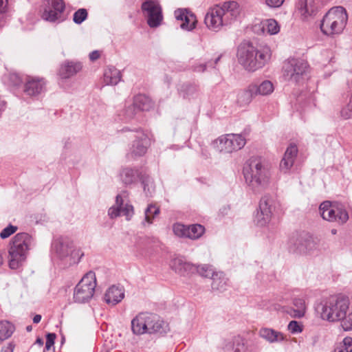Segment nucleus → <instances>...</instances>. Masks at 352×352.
Masks as SVG:
<instances>
[{
    "label": "nucleus",
    "instance_id": "obj_1",
    "mask_svg": "<svg viewBox=\"0 0 352 352\" xmlns=\"http://www.w3.org/2000/svg\"><path fill=\"white\" fill-rule=\"evenodd\" d=\"M271 50L268 47L258 48L250 43H243L238 49V60L249 72H255L267 64L271 58Z\"/></svg>",
    "mask_w": 352,
    "mask_h": 352
},
{
    "label": "nucleus",
    "instance_id": "obj_2",
    "mask_svg": "<svg viewBox=\"0 0 352 352\" xmlns=\"http://www.w3.org/2000/svg\"><path fill=\"white\" fill-rule=\"evenodd\" d=\"M248 186L255 192L263 190L269 184L271 173L268 165L260 158L250 159L243 170Z\"/></svg>",
    "mask_w": 352,
    "mask_h": 352
},
{
    "label": "nucleus",
    "instance_id": "obj_3",
    "mask_svg": "<svg viewBox=\"0 0 352 352\" xmlns=\"http://www.w3.org/2000/svg\"><path fill=\"white\" fill-rule=\"evenodd\" d=\"M240 8L237 2H225L222 6H216L207 12L204 22L213 31H219L223 26L234 21L239 15Z\"/></svg>",
    "mask_w": 352,
    "mask_h": 352
},
{
    "label": "nucleus",
    "instance_id": "obj_4",
    "mask_svg": "<svg viewBox=\"0 0 352 352\" xmlns=\"http://www.w3.org/2000/svg\"><path fill=\"white\" fill-rule=\"evenodd\" d=\"M32 242V236L26 232L17 233L12 239L8 250V263L11 269L16 270L23 265L27 258Z\"/></svg>",
    "mask_w": 352,
    "mask_h": 352
},
{
    "label": "nucleus",
    "instance_id": "obj_5",
    "mask_svg": "<svg viewBox=\"0 0 352 352\" xmlns=\"http://www.w3.org/2000/svg\"><path fill=\"white\" fill-rule=\"evenodd\" d=\"M347 20L348 15L343 7L332 8L323 16L320 23V30L324 34L334 36L343 32Z\"/></svg>",
    "mask_w": 352,
    "mask_h": 352
},
{
    "label": "nucleus",
    "instance_id": "obj_6",
    "mask_svg": "<svg viewBox=\"0 0 352 352\" xmlns=\"http://www.w3.org/2000/svg\"><path fill=\"white\" fill-rule=\"evenodd\" d=\"M318 248L317 241L307 232L293 234L288 242L289 251L296 254H311Z\"/></svg>",
    "mask_w": 352,
    "mask_h": 352
},
{
    "label": "nucleus",
    "instance_id": "obj_7",
    "mask_svg": "<svg viewBox=\"0 0 352 352\" xmlns=\"http://www.w3.org/2000/svg\"><path fill=\"white\" fill-rule=\"evenodd\" d=\"M347 299L330 298L322 306L321 318L330 322L340 321L349 309Z\"/></svg>",
    "mask_w": 352,
    "mask_h": 352
},
{
    "label": "nucleus",
    "instance_id": "obj_8",
    "mask_svg": "<svg viewBox=\"0 0 352 352\" xmlns=\"http://www.w3.org/2000/svg\"><path fill=\"white\" fill-rule=\"evenodd\" d=\"M309 71L307 61L300 58H290L283 65V77L294 82L303 80Z\"/></svg>",
    "mask_w": 352,
    "mask_h": 352
},
{
    "label": "nucleus",
    "instance_id": "obj_9",
    "mask_svg": "<svg viewBox=\"0 0 352 352\" xmlns=\"http://www.w3.org/2000/svg\"><path fill=\"white\" fill-rule=\"evenodd\" d=\"M96 287V278L94 272H87L75 287L74 300L76 302L85 303L94 296Z\"/></svg>",
    "mask_w": 352,
    "mask_h": 352
},
{
    "label": "nucleus",
    "instance_id": "obj_10",
    "mask_svg": "<svg viewBox=\"0 0 352 352\" xmlns=\"http://www.w3.org/2000/svg\"><path fill=\"white\" fill-rule=\"evenodd\" d=\"M52 248L60 258L70 256L74 262H79L84 255L80 250L74 249V242L67 236H60L54 239Z\"/></svg>",
    "mask_w": 352,
    "mask_h": 352
},
{
    "label": "nucleus",
    "instance_id": "obj_11",
    "mask_svg": "<svg viewBox=\"0 0 352 352\" xmlns=\"http://www.w3.org/2000/svg\"><path fill=\"white\" fill-rule=\"evenodd\" d=\"M141 10L150 28H155L162 24L164 19L162 8L157 0L144 1L142 3Z\"/></svg>",
    "mask_w": 352,
    "mask_h": 352
},
{
    "label": "nucleus",
    "instance_id": "obj_12",
    "mask_svg": "<svg viewBox=\"0 0 352 352\" xmlns=\"http://www.w3.org/2000/svg\"><path fill=\"white\" fill-rule=\"evenodd\" d=\"M246 140L241 134L229 133L219 137L214 142L221 152L231 153L244 147Z\"/></svg>",
    "mask_w": 352,
    "mask_h": 352
},
{
    "label": "nucleus",
    "instance_id": "obj_13",
    "mask_svg": "<svg viewBox=\"0 0 352 352\" xmlns=\"http://www.w3.org/2000/svg\"><path fill=\"white\" fill-rule=\"evenodd\" d=\"M321 217L329 221H336L343 224L349 219L347 212L342 208L333 206L331 201H323L319 207Z\"/></svg>",
    "mask_w": 352,
    "mask_h": 352
},
{
    "label": "nucleus",
    "instance_id": "obj_14",
    "mask_svg": "<svg viewBox=\"0 0 352 352\" xmlns=\"http://www.w3.org/2000/svg\"><path fill=\"white\" fill-rule=\"evenodd\" d=\"M272 200L269 196L261 197L254 219L257 226H265L270 221L272 216Z\"/></svg>",
    "mask_w": 352,
    "mask_h": 352
},
{
    "label": "nucleus",
    "instance_id": "obj_15",
    "mask_svg": "<svg viewBox=\"0 0 352 352\" xmlns=\"http://www.w3.org/2000/svg\"><path fill=\"white\" fill-rule=\"evenodd\" d=\"M153 105L152 100L148 96L143 94L137 95L134 97L133 104L126 109V116L127 118H132L138 111H148Z\"/></svg>",
    "mask_w": 352,
    "mask_h": 352
},
{
    "label": "nucleus",
    "instance_id": "obj_16",
    "mask_svg": "<svg viewBox=\"0 0 352 352\" xmlns=\"http://www.w3.org/2000/svg\"><path fill=\"white\" fill-rule=\"evenodd\" d=\"M46 89V80L43 78L28 76L25 78L23 91L30 96H36Z\"/></svg>",
    "mask_w": 352,
    "mask_h": 352
},
{
    "label": "nucleus",
    "instance_id": "obj_17",
    "mask_svg": "<svg viewBox=\"0 0 352 352\" xmlns=\"http://www.w3.org/2000/svg\"><path fill=\"white\" fill-rule=\"evenodd\" d=\"M108 214L111 219L116 218L122 214L126 217V220H130L133 214V207L129 204H124L122 197L118 195L116 199V206L109 209Z\"/></svg>",
    "mask_w": 352,
    "mask_h": 352
},
{
    "label": "nucleus",
    "instance_id": "obj_18",
    "mask_svg": "<svg viewBox=\"0 0 352 352\" xmlns=\"http://www.w3.org/2000/svg\"><path fill=\"white\" fill-rule=\"evenodd\" d=\"M135 138L133 141L131 153L135 156H142L146 152L150 145V139L148 135L141 130H137L132 135Z\"/></svg>",
    "mask_w": 352,
    "mask_h": 352
},
{
    "label": "nucleus",
    "instance_id": "obj_19",
    "mask_svg": "<svg viewBox=\"0 0 352 352\" xmlns=\"http://www.w3.org/2000/svg\"><path fill=\"white\" fill-rule=\"evenodd\" d=\"M177 21H182L180 27L185 30H192L195 28L197 19L195 15L187 9H177L174 12Z\"/></svg>",
    "mask_w": 352,
    "mask_h": 352
},
{
    "label": "nucleus",
    "instance_id": "obj_20",
    "mask_svg": "<svg viewBox=\"0 0 352 352\" xmlns=\"http://www.w3.org/2000/svg\"><path fill=\"white\" fill-rule=\"evenodd\" d=\"M52 8L45 9L42 14V18L50 22H55L58 20L65 9V4L54 0L52 2Z\"/></svg>",
    "mask_w": 352,
    "mask_h": 352
},
{
    "label": "nucleus",
    "instance_id": "obj_21",
    "mask_svg": "<svg viewBox=\"0 0 352 352\" xmlns=\"http://www.w3.org/2000/svg\"><path fill=\"white\" fill-rule=\"evenodd\" d=\"M298 153L296 144H290L285 152L284 156L280 163V168L284 173L288 172L293 166Z\"/></svg>",
    "mask_w": 352,
    "mask_h": 352
},
{
    "label": "nucleus",
    "instance_id": "obj_22",
    "mask_svg": "<svg viewBox=\"0 0 352 352\" xmlns=\"http://www.w3.org/2000/svg\"><path fill=\"white\" fill-rule=\"evenodd\" d=\"M280 31V26L274 19H270L254 25V32L258 34H276Z\"/></svg>",
    "mask_w": 352,
    "mask_h": 352
},
{
    "label": "nucleus",
    "instance_id": "obj_23",
    "mask_svg": "<svg viewBox=\"0 0 352 352\" xmlns=\"http://www.w3.org/2000/svg\"><path fill=\"white\" fill-rule=\"evenodd\" d=\"M82 65L77 61H65L59 69L58 74L62 78H69L81 71Z\"/></svg>",
    "mask_w": 352,
    "mask_h": 352
},
{
    "label": "nucleus",
    "instance_id": "obj_24",
    "mask_svg": "<svg viewBox=\"0 0 352 352\" xmlns=\"http://www.w3.org/2000/svg\"><path fill=\"white\" fill-rule=\"evenodd\" d=\"M178 91L180 96L189 100L197 99L201 95L199 86L195 83L183 84Z\"/></svg>",
    "mask_w": 352,
    "mask_h": 352
},
{
    "label": "nucleus",
    "instance_id": "obj_25",
    "mask_svg": "<svg viewBox=\"0 0 352 352\" xmlns=\"http://www.w3.org/2000/svg\"><path fill=\"white\" fill-rule=\"evenodd\" d=\"M124 297V289L122 287L113 285L107 289L104 298L108 305H115L121 302Z\"/></svg>",
    "mask_w": 352,
    "mask_h": 352
},
{
    "label": "nucleus",
    "instance_id": "obj_26",
    "mask_svg": "<svg viewBox=\"0 0 352 352\" xmlns=\"http://www.w3.org/2000/svg\"><path fill=\"white\" fill-rule=\"evenodd\" d=\"M146 320V333H155L160 332L162 329L163 321L158 316L153 314L145 313Z\"/></svg>",
    "mask_w": 352,
    "mask_h": 352
},
{
    "label": "nucleus",
    "instance_id": "obj_27",
    "mask_svg": "<svg viewBox=\"0 0 352 352\" xmlns=\"http://www.w3.org/2000/svg\"><path fill=\"white\" fill-rule=\"evenodd\" d=\"M145 313L138 314L131 322V331L135 335L146 333V320Z\"/></svg>",
    "mask_w": 352,
    "mask_h": 352
},
{
    "label": "nucleus",
    "instance_id": "obj_28",
    "mask_svg": "<svg viewBox=\"0 0 352 352\" xmlns=\"http://www.w3.org/2000/svg\"><path fill=\"white\" fill-rule=\"evenodd\" d=\"M255 92L253 91L251 84L247 88L239 91L236 96V102L240 107L248 105L254 98Z\"/></svg>",
    "mask_w": 352,
    "mask_h": 352
},
{
    "label": "nucleus",
    "instance_id": "obj_29",
    "mask_svg": "<svg viewBox=\"0 0 352 352\" xmlns=\"http://www.w3.org/2000/svg\"><path fill=\"white\" fill-rule=\"evenodd\" d=\"M255 96H267L271 94L274 89L273 83L268 80H263L261 83H251Z\"/></svg>",
    "mask_w": 352,
    "mask_h": 352
},
{
    "label": "nucleus",
    "instance_id": "obj_30",
    "mask_svg": "<svg viewBox=\"0 0 352 352\" xmlns=\"http://www.w3.org/2000/svg\"><path fill=\"white\" fill-rule=\"evenodd\" d=\"M259 335L269 342H279L285 340L283 333L270 328H262L259 331Z\"/></svg>",
    "mask_w": 352,
    "mask_h": 352
},
{
    "label": "nucleus",
    "instance_id": "obj_31",
    "mask_svg": "<svg viewBox=\"0 0 352 352\" xmlns=\"http://www.w3.org/2000/svg\"><path fill=\"white\" fill-rule=\"evenodd\" d=\"M121 79L120 71L114 67H107L104 72L103 80L107 85H116Z\"/></svg>",
    "mask_w": 352,
    "mask_h": 352
},
{
    "label": "nucleus",
    "instance_id": "obj_32",
    "mask_svg": "<svg viewBox=\"0 0 352 352\" xmlns=\"http://www.w3.org/2000/svg\"><path fill=\"white\" fill-rule=\"evenodd\" d=\"M15 330L14 325L8 320L0 321V344L12 336Z\"/></svg>",
    "mask_w": 352,
    "mask_h": 352
},
{
    "label": "nucleus",
    "instance_id": "obj_33",
    "mask_svg": "<svg viewBox=\"0 0 352 352\" xmlns=\"http://www.w3.org/2000/svg\"><path fill=\"white\" fill-rule=\"evenodd\" d=\"M138 177V170L125 168L122 170L120 177L122 182L126 185L134 183Z\"/></svg>",
    "mask_w": 352,
    "mask_h": 352
},
{
    "label": "nucleus",
    "instance_id": "obj_34",
    "mask_svg": "<svg viewBox=\"0 0 352 352\" xmlns=\"http://www.w3.org/2000/svg\"><path fill=\"white\" fill-rule=\"evenodd\" d=\"M212 288L213 289L223 291L228 284V279L222 272H216L212 277Z\"/></svg>",
    "mask_w": 352,
    "mask_h": 352
},
{
    "label": "nucleus",
    "instance_id": "obj_35",
    "mask_svg": "<svg viewBox=\"0 0 352 352\" xmlns=\"http://www.w3.org/2000/svg\"><path fill=\"white\" fill-rule=\"evenodd\" d=\"M315 0H299L298 9L302 15H311L315 12Z\"/></svg>",
    "mask_w": 352,
    "mask_h": 352
},
{
    "label": "nucleus",
    "instance_id": "obj_36",
    "mask_svg": "<svg viewBox=\"0 0 352 352\" xmlns=\"http://www.w3.org/2000/svg\"><path fill=\"white\" fill-rule=\"evenodd\" d=\"M188 238L197 239L200 238L205 232V228L200 224L188 226Z\"/></svg>",
    "mask_w": 352,
    "mask_h": 352
},
{
    "label": "nucleus",
    "instance_id": "obj_37",
    "mask_svg": "<svg viewBox=\"0 0 352 352\" xmlns=\"http://www.w3.org/2000/svg\"><path fill=\"white\" fill-rule=\"evenodd\" d=\"M160 213V208L155 205L150 204L145 210V221L148 223H153V219Z\"/></svg>",
    "mask_w": 352,
    "mask_h": 352
},
{
    "label": "nucleus",
    "instance_id": "obj_38",
    "mask_svg": "<svg viewBox=\"0 0 352 352\" xmlns=\"http://www.w3.org/2000/svg\"><path fill=\"white\" fill-rule=\"evenodd\" d=\"M344 331H352V307L345 311L344 316L340 320Z\"/></svg>",
    "mask_w": 352,
    "mask_h": 352
},
{
    "label": "nucleus",
    "instance_id": "obj_39",
    "mask_svg": "<svg viewBox=\"0 0 352 352\" xmlns=\"http://www.w3.org/2000/svg\"><path fill=\"white\" fill-rule=\"evenodd\" d=\"M334 352H352V338H344L335 349Z\"/></svg>",
    "mask_w": 352,
    "mask_h": 352
},
{
    "label": "nucleus",
    "instance_id": "obj_40",
    "mask_svg": "<svg viewBox=\"0 0 352 352\" xmlns=\"http://www.w3.org/2000/svg\"><path fill=\"white\" fill-rule=\"evenodd\" d=\"M186 261L182 257H176L173 258L170 263V268L174 270L177 274H179L182 270L185 265Z\"/></svg>",
    "mask_w": 352,
    "mask_h": 352
},
{
    "label": "nucleus",
    "instance_id": "obj_41",
    "mask_svg": "<svg viewBox=\"0 0 352 352\" xmlns=\"http://www.w3.org/2000/svg\"><path fill=\"white\" fill-rule=\"evenodd\" d=\"M197 270L196 272L199 273L201 276L209 278L211 277L212 278L213 276L216 272H214L212 266L208 265H197Z\"/></svg>",
    "mask_w": 352,
    "mask_h": 352
},
{
    "label": "nucleus",
    "instance_id": "obj_42",
    "mask_svg": "<svg viewBox=\"0 0 352 352\" xmlns=\"http://www.w3.org/2000/svg\"><path fill=\"white\" fill-rule=\"evenodd\" d=\"M188 226H186L182 223H175L173 226V231L174 234L179 237L188 238Z\"/></svg>",
    "mask_w": 352,
    "mask_h": 352
},
{
    "label": "nucleus",
    "instance_id": "obj_43",
    "mask_svg": "<svg viewBox=\"0 0 352 352\" xmlns=\"http://www.w3.org/2000/svg\"><path fill=\"white\" fill-rule=\"evenodd\" d=\"M142 184L143 185L144 191L148 196H151L155 191V186L153 180L149 177L142 179Z\"/></svg>",
    "mask_w": 352,
    "mask_h": 352
},
{
    "label": "nucleus",
    "instance_id": "obj_44",
    "mask_svg": "<svg viewBox=\"0 0 352 352\" xmlns=\"http://www.w3.org/2000/svg\"><path fill=\"white\" fill-rule=\"evenodd\" d=\"M87 11L85 8H80L74 12L73 20L75 23H82L87 17Z\"/></svg>",
    "mask_w": 352,
    "mask_h": 352
},
{
    "label": "nucleus",
    "instance_id": "obj_45",
    "mask_svg": "<svg viewBox=\"0 0 352 352\" xmlns=\"http://www.w3.org/2000/svg\"><path fill=\"white\" fill-rule=\"evenodd\" d=\"M197 270V266L196 265L186 261L180 275L184 276H188L195 273Z\"/></svg>",
    "mask_w": 352,
    "mask_h": 352
},
{
    "label": "nucleus",
    "instance_id": "obj_46",
    "mask_svg": "<svg viewBox=\"0 0 352 352\" xmlns=\"http://www.w3.org/2000/svg\"><path fill=\"white\" fill-rule=\"evenodd\" d=\"M234 352H247L248 347L244 339L241 337L235 338Z\"/></svg>",
    "mask_w": 352,
    "mask_h": 352
},
{
    "label": "nucleus",
    "instance_id": "obj_47",
    "mask_svg": "<svg viewBox=\"0 0 352 352\" xmlns=\"http://www.w3.org/2000/svg\"><path fill=\"white\" fill-rule=\"evenodd\" d=\"M341 116L344 119L352 118V93L348 104L341 110Z\"/></svg>",
    "mask_w": 352,
    "mask_h": 352
},
{
    "label": "nucleus",
    "instance_id": "obj_48",
    "mask_svg": "<svg viewBox=\"0 0 352 352\" xmlns=\"http://www.w3.org/2000/svg\"><path fill=\"white\" fill-rule=\"evenodd\" d=\"M287 329L292 333H299L302 331L303 326L298 321L292 320L288 324Z\"/></svg>",
    "mask_w": 352,
    "mask_h": 352
},
{
    "label": "nucleus",
    "instance_id": "obj_49",
    "mask_svg": "<svg viewBox=\"0 0 352 352\" xmlns=\"http://www.w3.org/2000/svg\"><path fill=\"white\" fill-rule=\"evenodd\" d=\"M17 229L18 228L16 226L9 225L8 226L3 229V230L1 232L0 237L3 239H6L11 236L12 234H14L17 230Z\"/></svg>",
    "mask_w": 352,
    "mask_h": 352
},
{
    "label": "nucleus",
    "instance_id": "obj_50",
    "mask_svg": "<svg viewBox=\"0 0 352 352\" xmlns=\"http://www.w3.org/2000/svg\"><path fill=\"white\" fill-rule=\"evenodd\" d=\"M221 56H219L215 58L214 63L211 61L207 62L206 64H201L194 67V71L197 72H203L205 71L206 67H214V64H217V62L220 60Z\"/></svg>",
    "mask_w": 352,
    "mask_h": 352
},
{
    "label": "nucleus",
    "instance_id": "obj_51",
    "mask_svg": "<svg viewBox=\"0 0 352 352\" xmlns=\"http://www.w3.org/2000/svg\"><path fill=\"white\" fill-rule=\"evenodd\" d=\"M56 336L54 333H49L46 335L45 351H49L54 346Z\"/></svg>",
    "mask_w": 352,
    "mask_h": 352
},
{
    "label": "nucleus",
    "instance_id": "obj_52",
    "mask_svg": "<svg viewBox=\"0 0 352 352\" xmlns=\"http://www.w3.org/2000/svg\"><path fill=\"white\" fill-rule=\"evenodd\" d=\"M285 312L290 315L292 318H300L305 316V314L302 311L298 310L295 308L288 307L285 310Z\"/></svg>",
    "mask_w": 352,
    "mask_h": 352
},
{
    "label": "nucleus",
    "instance_id": "obj_53",
    "mask_svg": "<svg viewBox=\"0 0 352 352\" xmlns=\"http://www.w3.org/2000/svg\"><path fill=\"white\" fill-rule=\"evenodd\" d=\"M293 304L295 309L302 311L303 314H305V300L301 298H296L294 300Z\"/></svg>",
    "mask_w": 352,
    "mask_h": 352
},
{
    "label": "nucleus",
    "instance_id": "obj_54",
    "mask_svg": "<svg viewBox=\"0 0 352 352\" xmlns=\"http://www.w3.org/2000/svg\"><path fill=\"white\" fill-rule=\"evenodd\" d=\"M285 0H265L267 6L270 8H279L280 7Z\"/></svg>",
    "mask_w": 352,
    "mask_h": 352
},
{
    "label": "nucleus",
    "instance_id": "obj_55",
    "mask_svg": "<svg viewBox=\"0 0 352 352\" xmlns=\"http://www.w3.org/2000/svg\"><path fill=\"white\" fill-rule=\"evenodd\" d=\"M89 59L91 61H95V60H98L100 58V52L98 51L95 50V51L91 52L89 54Z\"/></svg>",
    "mask_w": 352,
    "mask_h": 352
},
{
    "label": "nucleus",
    "instance_id": "obj_56",
    "mask_svg": "<svg viewBox=\"0 0 352 352\" xmlns=\"http://www.w3.org/2000/svg\"><path fill=\"white\" fill-rule=\"evenodd\" d=\"M8 5V0H0V13L4 12L6 10Z\"/></svg>",
    "mask_w": 352,
    "mask_h": 352
},
{
    "label": "nucleus",
    "instance_id": "obj_57",
    "mask_svg": "<svg viewBox=\"0 0 352 352\" xmlns=\"http://www.w3.org/2000/svg\"><path fill=\"white\" fill-rule=\"evenodd\" d=\"M6 108V102L0 98V117Z\"/></svg>",
    "mask_w": 352,
    "mask_h": 352
},
{
    "label": "nucleus",
    "instance_id": "obj_58",
    "mask_svg": "<svg viewBox=\"0 0 352 352\" xmlns=\"http://www.w3.org/2000/svg\"><path fill=\"white\" fill-rule=\"evenodd\" d=\"M1 352H13L12 345L10 344L7 346L3 347L1 349Z\"/></svg>",
    "mask_w": 352,
    "mask_h": 352
},
{
    "label": "nucleus",
    "instance_id": "obj_59",
    "mask_svg": "<svg viewBox=\"0 0 352 352\" xmlns=\"http://www.w3.org/2000/svg\"><path fill=\"white\" fill-rule=\"evenodd\" d=\"M41 320V316L39 314H36L33 318V322L34 323H38Z\"/></svg>",
    "mask_w": 352,
    "mask_h": 352
},
{
    "label": "nucleus",
    "instance_id": "obj_60",
    "mask_svg": "<svg viewBox=\"0 0 352 352\" xmlns=\"http://www.w3.org/2000/svg\"><path fill=\"white\" fill-rule=\"evenodd\" d=\"M3 263V252L0 251V266Z\"/></svg>",
    "mask_w": 352,
    "mask_h": 352
},
{
    "label": "nucleus",
    "instance_id": "obj_61",
    "mask_svg": "<svg viewBox=\"0 0 352 352\" xmlns=\"http://www.w3.org/2000/svg\"><path fill=\"white\" fill-rule=\"evenodd\" d=\"M36 342L38 343L40 345H42L43 344V340L41 339V338H38L36 340Z\"/></svg>",
    "mask_w": 352,
    "mask_h": 352
},
{
    "label": "nucleus",
    "instance_id": "obj_62",
    "mask_svg": "<svg viewBox=\"0 0 352 352\" xmlns=\"http://www.w3.org/2000/svg\"><path fill=\"white\" fill-rule=\"evenodd\" d=\"M331 232L332 234H336L337 233V230L336 229H332Z\"/></svg>",
    "mask_w": 352,
    "mask_h": 352
},
{
    "label": "nucleus",
    "instance_id": "obj_63",
    "mask_svg": "<svg viewBox=\"0 0 352 352\" xmlns=\"http://www.w3.org/2000/svg\"><path fill=\"white\" fill-rule=\"evenodd\" d=\"M26 329H27L28 331H30L32 330V327L31 326H28L26 327Z\"/></svg>",
    "mask_w": 352,
    "mask_h": 352
},
{
    "label": "nucleus",
    "instance_id": "obj_64",
    "mask_svg": "<svg viewBox=\"0 0 352 352\" xmlns=\"http://www.w3.org/2000/svg\"><path fill=\"white\" fill-rule=\"evenodd\" d=\"M11 78H18V76L16 75H15V74H13V75L11 76Z\"/></svg>",
    "mask_w": 352,
    "mask_h": 352
}]
</instances>
